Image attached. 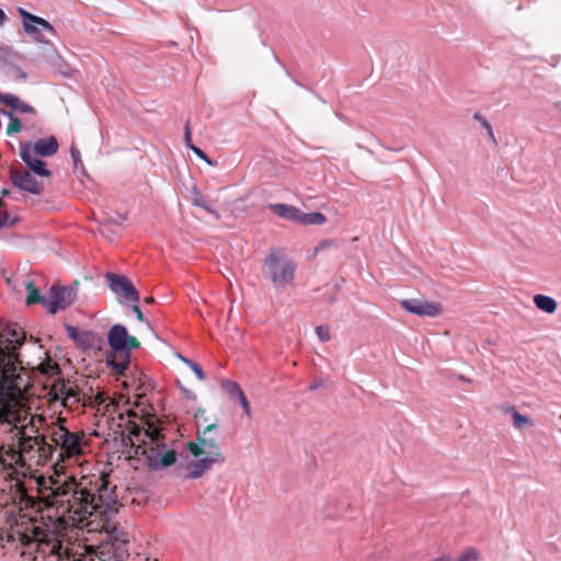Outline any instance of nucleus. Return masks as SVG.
<instances>
[{"label": "nucleus", "mask_w": 561, "mask_h": 561, "mask_svg": "<svg viewBox=\"0 0 561 561\" xmlns=\"http://www.w3.org/2000/svg\"><path fill=\"white\" fill-rule=\"evenodd\" d=\"M150 417H154L153 415H150L148 417H146L145 420H141V422L139 424L144 425L145 422L150 419ZM131 424H137L136 422H129L128 425L126 426V432H127V438H123V442H125V445H130V440H129V432H128V426L131 425Z\"/></svg>", "instance_id": "40"}, {"label": "nucleus", "mask_w": 561, "mask_h": 561, "mask_svg": "<svg viewBox=\"0 0 561 561\" xmlns=\"http://www.w3.org/2000/svg\"><path fill=\"white\" fill-rule=\"evenodd\" d=\"M473 118L478 122H480L481 126L488 131L489 137L495 141L494 133L492 129L491 124L486 121L485 117L481 116L480 114H474Z\"/></svg>", "instance_id": "33"}, {"label": "nucleus", "mask_w": 561, "mask_h": 561, "mask_svg": "<svg viewBox=\"0 0 561 561\" xmlns=\"http://www.w3.org/2000/svg\"><path fill=\"white\" fill-rule=\"evenodd\" d=\"M22 454L19 450L9 449L5 454L0 453V470L22 465Z\"/></svg>", "instance_id": "23"}, {"label": "nucleus", "mask_w": 561, "mask_h": 561, "mask_svg": "<svg viewBox=\"0 0 561 561\" xmlns=\"http://www.w3.org/2000/svg\"><path fill=\"white\" fill-rule=\"evenodd\" d=\"M0 102L11 107L13 111L19 113L32 114L36 113L35 108L22 100H20L16 95L11 93H0Z\"/></svg>", "instance_id": "20"}, {"label": "nucleus", "mask_w": 561, "mask_h": 561, "mask_svg": "<svg viewBox=\"0 0 561 561\" xmlns=\"http://www.w3.org/2000/svg\"><path fill=\"white\" fill-rule=\"evenodd\" d=\"M21 159L27 165V168L39 176H49L50 171L46 168V163L39 159L37 154H32L30 149H25L21 146Z\"/></svg>", "instance_id": "19"}, {"label": "nucleus", "mask_w": 561, "mask_h": 561, "mask_svg": "<svg viewBox=\"0 0 561 561\" xmlns=\"http://www.w3.org/2000/svg\"><path fill=\"white\" fill-rule=\"evenodd\" d=\"M67 331L69 333V336L73 340V341H77L78 340V334H81L82 331H78L76 328L73 327H67Z\"/></svg>", "instance_id": "41"}, {"label": "nucleus", "mask_w": 561, "mask_h": 561, "mask_svg": "<svg viewBox=\"0 0 561 561\" xmlns=\"http://www.w3.org/2000/svg\"><path fill=\"white\" fill-rule=\"evenodd\" d=\"M147 388H148V387H147L144 382H141V383L136 388V396H137L138 398L144 397V396L146 394V390H147Z\"/></svg>", "instance_id": "42"}, {"label": "nucleus", "mask_w": 561, "mask_h": 561, "mask_svg": "<svg viewBox=\"0 0 561 561\" xmlns=\"http://www.w3.org/2000/svg\"><path fill=\"white\" fill-rule=\"evenodd\" d=\"M188 148L203 161H205L207 164L213 165L214 162L208 158V156L198 147L194 145H188Z\"/></svg>", "instance_id": "35"}, {"label": "nucleus", "mask_w": 561, "mask_h": 561, "mask_svg": "<svg viewBox=\"0 0 561 561\" xmlns=\"http://www.w3.org/2000/svg\"><path fill=\"white\" fill-rule=\"evenodd\" d=\"M316 334L322 342H328L331 339L330 329L327 325H318L316 328Z\"/></svg>", "instance_id": "34"}, {"label": "nucleus", "mask_w": 561, "mask_h": 561, "mask_svg": "<svg viewBox=\"0 0 561 561\" xmlns=\"http://www.w3.org/2000/svg\"><path fill=\"white\" fill-rule=\"evenodd\" d=\"M3 204L4 203H3L2 198H0V209L2 208Z\"/></svg>", "instance_id": "50"}, {"label": "nucleus", "mask_w": 561, "mask_h": 561, "mask_svg": "<svg viewBox=\"0 0 561 561\" xmlns=\"http://www.w3.org/2000/svg\"><path fill=\"white\" fill-rule=\"evenodd\" d=\"M459 380L463 381V382H469L470 380L463 376H459Z\"/></svg>", "instance_id": "48"}, {"label": "nucleus", "mask_w": 561, "mask_h": 561, "mask_svg": "<svg viewBox=\"0 0 561 561\" xmlns=\"http://www.w3.org/2000/svg\"><path fill=\"white\" fill-rule=\"evenodd\" d=\"M21 77L25 78L26 77L25 72L21 71Z\"/></svg>", "instance_id": "51"}, {"label": "nucleus", "mask_w": 561, "mask_h": 561, "mask_svg": "<svg viewBox=\"0 0 561 561\" xmlns=\"http://www.w3.org/2000/svg\"><path fill=\"white\" fill-rule=\"evenodd\" d=\"M24 331L16 324H5L0 329V386H12L19 376H28L16 366V350L23 344Z\"/></svg>", "instance_id": "5"}, {"label": "nucleus", "mask_w": 561, "mask_h": 561, "mask_svg": "<svg viewBox=\"0 0 561 561\" xmlns=\"http://www.w3.org/2000/svg\"><path fill=\"white\" fill-rule=\"evenodd\" d=\"M64 466H54L55 476L42 490L48 506H55L58 520L65 526L85 528L88 533H105L111 542L87 547L92 561H123L127 556L128 534L116 520V501L105 476L67 473Z\"/></svg>", "instance_id": "1"}, {"label": "nucleus", "mask_w": 561, "mask_h": 561, "mask_svg": "<svg viewBox=\"0 0 561 561\" xmlns=\"http://www.w3.org/2000/svg\"><path fill=\"white\" fill-rule=\"evenodd\" d=\"M76 342L84 348H101L103 340L92 331H82L81 334H78Z\"/></svg>", "instance_id": "24"}, {"label": "nucleus", "mask_w": 561, "mask_h": 561, "mask_svg": "<svg viewBox=\"0 0 561 561\" xmlns=\"http://www.w3.org/2000/svg\"><path fill=\"white\" fill-rule=\"evenodd\" d=\"M192 203L196 207H201L211 214L217 220L220 219L219 213L214 209L209 204H207L206 198L204 195L198 191L196 186L192 188Z\"/></svg>", "instance_id": "26"}, {"label": "nucleus", "mask_w": 561, "mask_h": 561, "mask_svg": "<svg viewBox=\"0 0 561 561\" xmlns=\"http://www.w3.org/2000/svg\"><path fill=\"white\" fill-rule=\"evenodd\" d=\"M108 287L119 304L139 302L140 296L133 283L123 275L107 273Z\"/></svg>", "instance_id": "9"}, {"label": "nucleus", "mask_w": 561, "mask_h": 561, "mask_svg": "<svg viewBox=\"0 0 561 561\" xmlns=\"http://www.w3.org/2000/svg\"><path fill=\"white\" fill-rule=\"evenodd\" d=\"M190 368L192 369V371L195 374V376H196L201 381L205 380V378H206V377H205V374H204L203 369H202V368H201L196 363H194V364L192 365V367H190Z\"/></svg>", "instance_id": "37"}, {"label": "nucleus", "mask_w": 561, "mask_h": 561, "mask_svg": "<svg viewBox=\"0 0 561 561\" xmlns=\"http://www.w3.org/2000/svg\"><path fill=\"white\" fill-rule=\"evenodd\" d=\"M533 300H534V305L539 310H541L546 313H549V314L554 313L558 308V304H557L556 299L550 296L543 295V294L535 295Z\"/></svg>", "instance_id": "25"}, {"label": "nucleus", "mask_w": 561, "mask_h": 561, "mask_svg": "<svg viewBox=\"0 0 561 561\" xmlns=\"http://www.w3.org/2000/svg\"><path fill=\"white\" fill-rule=\"evenodd\" d=\"M10 179L16 187L24 192L39 195L43 191V185L27 170H12Z\"/></svg>", "instance_id": "16"}, {"label": "nucleus", "mask_w": 561, "mask_h": 561, "mask_svg": "<svg viewBox=\"0 0 561 561\" xmlns=\"http://www.w3.org/2000/svg\"><path fill=\"white\" fill-rule=\"evenodd\" d=\"M137 304L138 302H134V305H133V312L135 313L137 320L142 322V321H145V318H144V314H142V312H141V310H140V308H139V306Z\"/></svg>", "instance_id": "38"}, {"label": "nucleus", "mask_w": 561, "mask_h": 561, "mask_svg": "<svg viewBox=\"0 0 561 561\" xmlns=\"http://www.w3.org/2000/svg\"><path fill=\"white\" fill-rule=\"evenodd\" d=\"M318 388H319V383H312V385L310 386V390H316V389H318Z\"/></svg>", "instance_id": "47"}, {"label": "nucleus", "mask_w": 561, "mask_h": 561, "mask_svg": "<svg viewBox=\"0 0 561 561\" xmlns=\"http://www.w3.org/2000/svg\"><path fill=\"white\" fill-rule=\"evenodd\" d=\"M156 417L148 419L144 425L128 426L130 448L134 456L141 458L151 470L169 468L176 461V453L167 447L165 436Z\"/></svg>", "instance_id": "3"}, {"label": "nucleus", "mask_w": 561, "mask_h": 561, "mask_svg": "<svg viewBox=\"0 0 561 561\" xmlns=\"http://www.w3.org/2000/svg\"><path fill=\"white\" fill-rule=\"evenodd\" d=\"M1 194H2V196H5L9 194V192H8V190H2Z\"/></svg>", "instance_id": "49"}, {"label": "nucleus", "mask_w": 561, "mask_h": 561, "mask_svg": "<svg viewBox=\"0 0 561 561\" xmlns=\"http://www.w3.org/2000/svg\"><path fill=\"white\" fill-rule=\"evenodd\" d=\"M2 116L9 118V124L7 126L8 135H12V134H16V133L21 131V129H22L21 121L12 112H7L3 110H0V118Z\"/></svg>", "instance_id": "29"}, {"label": "nucleus", "mask_w": 561, "mask_h": 561, "mask_svg": "<svg viewBox=\"0 0 561 561\" xmlns=\"http://www.w3.org/2000/svg\"><path fill=\"white\" fill-rule=\"evenodd\" d=\"M77 293L73 287L54 285L50 287L45 307L49 313L55 314L58 310L68 308L76 299Z\"/></svg>", "instance_id": "12"}, {"label": "nucleus", "mask_w": 561, "mask_h": 561, "mask_svg": "<svg viewBox=\"0 0 561 561\" xmlns=\"http://www.w3.org/2000/svg\"><path fill=\"white\" fill-rule=\"evenodd\" d=\"M30 385L28 376L21 375L15 383L0 386V431H16L15 436H45L51 424L39 414H32L23 403L24 392Z\"/></svg>", "instance_id": "2"}, {"label": "nucleus", "mask_w": 561, "mask_h": 561, "mask_svg": "<svg viewBox=\"0 0 561 561\" xmlns=\"http://www.w3.org/2000/svg\"><path fill=\"white\" fill-rule=\"evenodd\" d=\"M144 302L145 304H152L153 302V298L152 297H147V298H145Z\"/></svg>", "instance_id": "46"}, {"label": "nucleus", "mask_w": 561, "mask_h": 561, "mask_svg": "<svg viewBox=\"0 0 561 561\" xmlns=\"http://www.w3.org/2000/svg\"><path fill=\"white\" fill-rule=\"evenodd\" d=\"M5 19H7V15H5L4 11L0 8V26H2L4 24Z\"/></svg>", "instance_id": "45"}, {"label": "nucleus", "mask_w": 561, "mask_h": 561, "mask_svg": "<svg viewBox=\"0 0 561 561\" xmlns=\"http://www.w3.org/2000/svg\"><path fill=\"white\" fill-rule=\"evenodd\" d=\"M19 217H10L8 211H1L0 213V229L13 227L19 222Z\"/></svg>", "instance_id": "32"}, {"label": "nucleus", "mask_w": 561, "mask_h": 561, "mask_svg": "<svg viewBox=\"0 0 561 561\" xmlns=\"http://www.w3.org/2000/svg\"><path fill=\"white\" fill-rule=\"evenodd\" d=\"M187 448L194 457L198 458L195 461L188 462L186 466L187 477L191 479L202 477L214 465L225 461V457L218 444V435L215 425L207 426L198 434L197 442H190Z\"/></svg>", "instance_id": "4"}, {"label": "nucleus", "mask_w": 561, "mask_h": 561, "mask_svg": "<svg viewBox=\"0 0 561 561\" xmlns=\"http://www.w3.org/2000/svg\"><path fill=\"white\" fill-rule=\"evenodd\" d=\"M65 420L58 419L56 423H51L48 428L55 447L59 448V460L64 462L66 459H72L83 453L84 434L81 432H71L64 425Z\"/></svg>", "instance_id": "8"}, {"label": "nucleus", "mask_w": 561, "mask_h": 561, "mask_svg": "<svg viewBox=\"0 0 561 561\" xmlns=\"http://www.w3.org/2000/svg\"><path fill=\"white\" fill-rule=\"evenodd\" d=\"M49 401L60 402L62 407H71L80 401L77 387L69 380H55L47 393Z\"/></svg>", "instance_id": "10"}, {"label": "nucleus", "mask_w": 561, "mask_h": 561, "mask_svg": "<svg viewBox=\"0 0 561 561\" xmlns=\"http://www.w3.org/2000/svg\"><path fill=\"white\" fill-rule=\"evenodd\" d=\"M37 550L54 558L51 561H59L61 557L70 559L73 552L64 547L62 541L56 536L55 533H46L43 537L37 539Z\"/></svg>", "instance_id": "13"}, {"label": "nucleus", "mask_w": 561, "mask_h": 561, "mask_svg": "<svg viewBox=\"0 0 561 561\" xmlns=\"http://www.w3.org/2000/svg\"><path fill=\"white\" fill-rule=\"evenodd\" d=\"M481 554L474 547H467L454 561H480Z\"/></svg>", "instance_id": "31"}, {"label": "nucleus", "mask_w": 561, "mask_h": 561, "mask_svg": "<svg viewBox=\"0 0 561 561\" xmlns=\"http://www.w3.org/2000/svg\"><path fill=\"white\" fill-rule=\"evenodd\" d=\"M70 154H71V158H72V161H73V164H75L76 168H78L79 164H82V162H81V153H80V150L78 148L72 146L70 148Z\"/></svg>", "instance_id": "36"}, {"label": "nucleus", "mask_w": 561, "mask_h": 561, "mask_svg": "<svg viewBox=\"0 0 561 561\" xmlns=\"http://www.w3.org/2000/svg\"><path fill=\"white\" fill-rule=\"evenodd\" d=\"M264 276L279 290L294 283L296 264L279 248L271 249L262 263Z\"/></svg>", "instance_id": "7"}, {"label": "nucleus", "mask_w": 561, "mask_h": 561, "mask_svg": "<svg viewBox=\"0 0 561 561\" xmlns=\"http://www.w3.org/2000/svg\"><path fill=\"white\" fill-rule=\"evenodd\" d=\"M185 144H186L187 148H188V145H193L192 144L191 129H190L188 123H186V125H185Z\"/></svg>", "instance_id": "43"}, {"label": "nucleus", "mask_w": 561, "mask_h": 561, "mask_svg": "<svg viewBox=\"0 0 561 561\" xmlns=\"http://www.w3.org/2000/svg\"><path fill=\"white\" fill-rule=\"evenodd\" d=\"M178 357L188 367H192V365L195 363L192 359L182 356L181 354H178Z\"/></svg>", "instance_id": "44"}, {"label": "nucleus", "mask_w": 561, "mask_h": 561, "mask_svg": "<svg viewBox=\"0 0 561 561\" xmlns=\"http://www.w3.org/2000/svg\"><path fill=\"white\" fill-rule=\"evenodd\" d=\"M325 221H327V217L320 211H314V213H309V214H306L304 211L301 213V221H300L301 225L320 226V225L325 224Z\"/></svg>", "instance_id": "30"}, {"label": "nucleus", "mask_w": 561, "mask_h": 561, "mask_svg": "<svg viewBox=\"0 0 561 561\" xmlns=\"http://www.w3.org/2000/svg\"><path fill=\"white\" fill-rule=\"evenodd\" d=\"M220 386L229 394V397L231 399H234L239 402L245 416L248 419H251L252 414H251L250 404H249V401H248L244 392L242 391L240 385L232 380L222 379L220 381Z\"/></svg>", "instance_id": "18"}, {"label": "nucleus", "mask_w": 561, "mask_h": 561, "mask_svg": "<svg viewBox=\"0 0 561 561\" xmlns=\"http://www.w3.org/2000/svg\"><path fill=\"white\" fill-rule=\"evenodd\" d=\"M25 288L27 290L26 305L42 304L45 307L47 298L39 294V290L35 287L33 280L25 282Z\"/></svg>", "instance_id": "27"}, {"label": "nucleus", "mask_w": 561, "mask_h": 561, "mask_svg": "<svg viewBox=\"0 0 561 561\" xmlns=\"http://www.w3.org/2000/svg\"><path fill=\"white\" fill-rule=\"evenodd\" d=\"M270 208L280 218H285L297 224H300L301 221L302 211L293 205L273 204L270 205Z\"/></svg>", "instance_id": "21"}, {"label": "nucleus", "mask_w": 561, "mask_h": 561, "mask_svg": "<svg viewBox=\"0 0 561 561\" xmlns=\"http://www.w3.org/2000/svg\"><path fill=\"white\" fill-rule=\"evenodd\" d=\"M18 440L19 453L22 454V457L35 451L37 453V463L53 455L54 446L47 443L46 436H20Z\"/></svg>", "instance_id": "11"}, {"label": "nucleus", "mask_w": 561, "mask_h": 561, "mask_svg": "<svg viewBox=\"0 0 561 561\" xmlns=\"http://www.w3.org/2000/svg\"><path fill=\"white\" fill-rule=\"evenodd\" d=\"M18 12L20 16L22 18V24L24 32L31 36L37 42H45L41 34V30L47 31L50 34L55 33L54 26L45 19L36 16L30 12H27L23 8H19Z\"/></svg>", "instance_id": "14"}, {"label": "nucleus", "mask_w": 561, "mask_h": 561, "mask_svg": "<svg viewBox=\"0 0 561 561\" xmlns=\"http://www.w3.org/2000/svg\"><path fill=\"white\" fill-rule=\"evenodd\" d=\"M150 417H154L153 415H150L148 417H146L145 420H141V422L139 424L144 425L145 422L150 419ZM131 424H137L136 422H129L128 425L126 426V432H127V438H123V442H125V445H130V440H129V432H128V426L131 425Z\"/></svg>", "instance_id": "39"}, {"label": "nucleus", "mask_w": 561, "mask_h": 561, "mask_svg": "<svg viewBox=\"0 0 561 561\" xmlns=\"http://www.w3.org/2000/svg\"><path fill=\"white\" fill-rule=\"evenodd\" d=\"M45 354V358L39 362L37 365V369L43 374L47 376H55L59 374V367L56 362H54L47 353Z\"/></svg>", "instance_id": "28"}, {"label": "nucleus", "mask_w": 561, "mask_h": 561, "mask_svg": "<svg viewBox=\"0 0 561 561\" xmlns=\"http://www.w3.org/2000/svg\"><path fill=\"white\" fill-rule=\"evenodd\" d=\"M111 352L106 356V364L113 373L121 376L125 373L130 364V352L140 346L139 341L128 334L123 324H114L107 334Z\"/></svg>", "instance_id": "6"}, {"label": "nucleus", "mask_w": 561, "mask_h": 561, "mask_svg": "<svg viewBox=\"0 0 561 561\" xmlns=\"http://www.w3.org/2000/svg\"><path fill=\"white\" fill-rule=\"evenodd\" d=\"M400 305L408 312L419 317L434 318L442 313V306L438 302L424 299H404L401 300Z\"/></svg>", "instance_id": "15"}, {"label": "nucleus", "mask_w": 561, "mask_h": 561, "mask_svg": "<svg viewBox=\"0 0 561 561\" xmlns=\"http://www.w3.org/2000/svg\"><path fill=\"white\" fill-rule=\"evenodd\" d=\"M503 412L512 416L513 425L516 430L535 426V422L528 415L522 414L514 405L503 408Z\"/></svg>", "instance_id": "22"}, {"label": "nucleus", "mask_w": 561, "mask_h": 561, "mask_svg": "<svg viewBox=\"0 0 561 561\" xmlns=\"http://www.w3.org/2000/svg\"><path fill=\"white\" fill-rule=\"evenodd\" d=\"M21 146L25 149H30L32 154L35 153L38 157H50L55 154L59 148L58 141L54 136L39 139L34 144L26 142Z\"/></svg>", "instance_id": "17"}]
</instances>
